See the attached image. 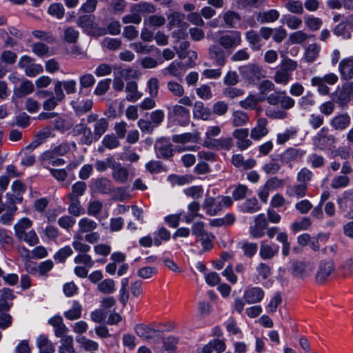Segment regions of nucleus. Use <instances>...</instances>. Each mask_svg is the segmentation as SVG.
Returning a JSON list of instances; mask_svg holds the SVG:
<instances>
[{
  "instance_id": "052dcab7",
  "label": "nucleus",
  "mask_w": 353,
  "mask_h": 353,
  "mask_svg": "<svg viewBox=\"0 0 353 353\" xmlns=\"http://www.w3.org/2000/svg\"><path fill=\"white\" fill-rule=\"evenodd\" d=\"M307 161L310 166L314 169L323 168L325 163V158L322 155L316 153L310 154L307 157Z\"/></svg>"
},
{
  "instance_id": "4be33fe9",
  "label": "nucleus",
  "mask_w": 353,
  "mask_h": 353,
  "mask_svg": "<svg viewBox=\"0 0 353 353\" xmlns=\"http://www.w3.org/2000/svg\"><path fill=\"white\" fill-rule=\"evenodd\" d=\"M91 188L96 192L110 194L112 191V183L106 177H101L92 182Z\"/></svg>"
},
{
  "instance_id": "f03ea898",
  "label": "nucleus",
  "mask_w": 353,
  "mask_h": 353,
  "mask_svg": "<svg viewBox=\"0 0 353 353\" xmlns=\"http://www.w3.org/2000/svg\"><path fill=\"white\" fill-rule=\"evenodd\" d=\"M296 68V61L289 58L283 59L274 76V81L276 83L286 85L292 79V72Z\"/></svg>"
},
{
  "instance_id": "20e7f679",
  "label": "nucleus",
  "mask_w": 353,
  "mask_h": 353,
  "mask_svg": "<svg viewBox=\"0 0 353 353\" xmlns=\"http://www.w3.org/2000/svg\"><path fill=\"white\" fill-rule=\"evenodd\" d=\"M218 46L230 53L236 48L241 45V33L238 30L228 31L218 38Z\"/></svg>"
},
{
  "instance_id": "a878e982",
  "label": "nucleus",
  "mask_w": 353,
  "mask_h": 353,
  "mask_svg": "<svg viewBox=\"0 0 353 353\" xmlns=\"http://www.w3.org/2000/svg\"><path fill=\"white\" fill-rule=\"evenodd\" d=\"M234 146V141L231 137H221L214 139L208 148L216 150L228 151Z\"/></svg>"
},
{
  "instance_id": "c85d7f7f",
  "label": "nucleus",
  "mask_w": 353,
  "mask_h": 353,
  "mask_svg": "<svg viewBox=\"0 0 353 353\" xmlns=\"http://www.w3.org/2000/svg\"><path fill=\"white\" fill-rule=\"evenodd\" d=\"M168 28L172 30L173 28H187L188 24L184 21L185 14L179 12H174L168 16Z\"/></svg>"
},
{
  "instance_id": "423d86ee",
  "label": "nucleus",
  "mask_w": 353,
  "mask_h": 353,
  "mask_svg": "<svg viewBox=\"0 0 353 353\" xmlns=\"http://www.w3.org/2000/svg\"><path fill=\"white\" fill-rule=\"evenodd\" d=\"M191 230L192 234L196 236V240L201 241L204 250H209L212 248L213 236L205 232L202 222H195L191 226Z\"/></svg>"
},
{
  "instance_id": "4c0bfd02",
  "label": "nucleus",
  "mask_w": 353,
  "mask_h": 353,
  "mask_svg": "<svg viewBox=\"0 0 353 353\" xmlns=\"http://www.w3.org/2000/svg\"><path fill=\"white\" fill-rule=\"evenodd\" d=\"M34 90V85L33 83L28 80L23 79L19 87L14 89V94L19 97H24L26 95L32 93Z\"/></svg>"
},
{
  "instance_id": "4d7b16f0",
  "label": "nucleus",
  "mask_w": 353,
  "mask_h": 353,
  "mask_svg": "<svg viewBox=\"0 0 353 353\" xmlns=\"http://www.w3.org/2000/svg\"><path fill=\"white\" fill-rule=\"evenodd\" d=\"M266 230V222H255L254 225L250 227V233L253 238H261L265 234Z\"/></svg>"
},
{
  "instance_id": "a19ab883",
  "label": "nucleus",
  "mask_w": 353,
  "mask_h": 353,
  "mask_svg": "<svg viewBox=\"0 0 353 353\" xmlns=\"http://www.w3.org/2000/svg\"><path fill=\"white\" fill-rule=\"evenodd\" d=\"M95 17L94 15H81L77 19V26L81 28L85 32L89 31L94 28Z\"/></svg>"
},
{
  "instance_id": "7ed1b4c3",
  "label": "nucleus",
  "mask_w": 353,
  "mask_h": 353,
  "mask_svg": "<svg viewBox=\"0 0 353 353\" xmlns=\"http://www.w3.org/2000/svg\"><path fill=\"white\" fill-rule=\"evenodd\" d=\"M71 125L55 112H46V137L53 135L54 130L63 132L70 129Z\"/></svg>"
},
{
  "instance_id": "bf43d9fd",
  "label": "nucleus",
  "mask_w": 353,
  "mask_h": 353,
  "mask_svg": "<svg viewBox=\"0 0 353 353\" xmlns=\"http://www.w3.org/2000/svg\"><path fill=\"white\" fill-rule=\"evenodd\" d=\"M102 46L110 51H116L121 48L122 41L118 38L106 37L103 40Z\"/></svg>"
},
{
  "instance_id": "e2e57ef3",
  "label": "nucleus",
  "mask_w": 353,
  "mask_h": 353,
  "mask_svg": "<svg viewBox=\"0 0 353 353\" xmlns=\"http://www.w3.org/2000/svg\"><path fill=\"white\" fill-rule=\"evenodd\" d=\"M350 179L345 175L335 176L331 181V188L333 189L343 188L349 185Z\"/></svg>"
},
{
  "instance_id": "f257e3e1",
  "label": "nucleus",
  "mask_w": 353,
  "mask_h": 353,
  "mask_svg": "<svg viewBox=\"0 0 353 353\" xmlns=\"http://www.w3.org/2000/svg\"><path fill=\"white\" fill-rule=\"evenodd\" d=\"M265 100L270 105L265 109L267 117L274 120H283L288 117V110L293 108L295 101L285 90H276L268 95Z\"/></svg>"
},
{
  "instance_id": "aec40b11",
  "label": "nucleus",
  "mask_w": 353,
  "mask_h": 353,
  "mask_svg": "<svg viewBox=\"0 0 353 353\" xmlns=\"http://www.w3.org/2000/svg\"><path fill=\"white\" fill-rule=\"evenodd\" d=\"M112 176L114 180L120 183H124L128 181L129 176L128 170L123 167L121 163L114 161L112 164Z\"/></svg>"
},
{
  "instance_id": "412c9836",
  "label": "nucleus",
  "mask_w": 353,
  "mask_h": 353,
  "mask_svg": "<svg viewBox=\"0 0 353 353\" xmlns=\"http://www.w3.org/2000/svg\"><path fill=\"white\" fill-rule=\"evenodd\" d=\"M304 154V152L294 148H288L279 155V159L282 164H290L292 162L301 159Z\"/></svg>"
},
{
  "instance_id": "0eeeda50",
  "label": "nucleus",
  "mask_w": 353,
  "mask_h": 353,
  "mask_svg": "<svg viewBox=\"0 0 353 353\" xmlns=\"http://www.w3.org/2000/svg\"><path fill=\"white\" fill-rule=\"evenodd\" d=\"M156 156L159 159H170L174 154V148L170 139L162 137L154 144Z\"/></svg>"
},
{
  "instance_id": "bb28decb",
  "label": "nucleus",
  "mask_w": 353,
  "mask_h": 353,
  "mask_svg": "<svg viewBox=\"0 0 353 353\" xmlns=\"http://www.w3.org/2000/svg\"><path fill=\"white\" fill-rule=\"evenodd\" d=\"M350 117L347 113H344L335 116L332 119L330 125L336 130H343L350 125Z\"/></svg>"
},
{
  "instance_id": "a211bd4d",
  "label": "nucleus",
  "mask_w": 353,
  "mask_h": 353,
  "mask_svg": "<svg viewBox=\"0 0 353 353\" xmlns=\"http://www.w3.org/2000/svg\"><path fill=\"white\" fill-rule=\"evenodd\" d=\"M231 163L235 168L241 170H250L256 165V161L254 159L250 158L245 160L241 154H233Z\"/></svg>"
},
{
  "instance_id": "49530a36",
  "label": "nucleus",
  "mask_w": 353,
  "mask_h": 353,
  "mask_svg": "<svg viewBox=\"0 0 353 353\" xmlns=\"http://www.w3.org/2000/svg\"><path fill=\"white\" fill-rule=\"evenodd\" d=\"M199 139V133L193 134L190 132L181 134H174L172 137V141L176 143H186L188 142L197 143Z\"/></svg>"
},
{
  "instance_id": "79ce46f5",
  "label": "nucleus",
  "mask_w": 353,
  "mask_h": 353,
  "mask_svg": "<svg viewBox=\"0 0 353 353\" xmlns=\"http://www.w3.org/2000/svg\"><path fill=\"white\" fill-rule=\"evenodd\" d=\"M307 189L305 184H294L287 189V194L291 197L303 198L306 195Z\"/></svg>"
},
{
  "instance_id": "4468645a",
  "label": "nucleus",
  "mask_w": 353,
  "mask_h": 353,
  "mask_svg": "<svg viewBox=\"0 0 353 353\" xmlns=\"http://www.w3.org/2000/svg\"><path fill=\"white\" fill-rule=\"evenodd\" d=\"M265 293L260 287H248L243 292V298L248 304H254L261 302Z\"/></svg>"
},
{
  "instance_id": "7c9ffc66",
  "label": "nucleus",
  "mask_w": 353,
  "mask_h": 353,
  "mask_svg": "<svg viewBox=\"0 0 353 353\" xmlns=\"http://www.w3.org/2000/svg\"><path fill=\"white\" fill-rule=\"evenodd\" d=\"M353 99V82L343 85L339 92L336 102L341 105H345Z\"/></svg>"
},
{
  "instance_id": "39448f33",
  "label": "nucleus",
  "mask_w": 353,
  "mask_h": 353,
  "mask_svg": "<svg viewBox=\"0 0 353 353\" xmlns=\"http://www.w3.org/2000/svg\"><path fill=\"white\" fill-rule=\"evenodd\" d=\"M240 72L245 80L254 84L265 77V72L263 68L259 65L252 63L241 67Z\"/></svg>"
},
{
  "instance_id": "ea45409f",
  "label": "nucleus",
  "mask_w": 353,
  "mask_h": 353,
  "mask_svg": "<svg viewBox=\"0 0 353 353\" xmlns=\"http://www.w3.org/2000/svg\"><path fill=\"white\" fill-rule=\"evenodd\" d=\"M109 126V123L105 118H101L97 121L94 126V141H98L100 137L106 132Z\"/></svg>"
},
{
  "instance_id": "5fc2aeb1",
  "label": "nucleus",
  "mask_w": 353,
  "mask_h": 353,
  "mask_svg": "<svg viewBox=\"0 0 353 353\" xmlns=\"http://www.w3.org/2000/svg\"><path fill=\"white\" fill-rule=\"evenodd\" d=\"M320 52V46L316 43L310 44L307 48L304 58L308 63L314 62L318 57Z\"/></svg>"
},
{
  "instance_id": "58836bf2",
  "label": "nucleus",
  "mask_w": 353,
  "mask_h": 353,
  "mask_svg": "<svg viewBox=\"0 0 353 353\" xmlns=\"http://www.w3.org/2000/svg\"><path fill=\"white\" fill-rule=\"evenodd\" d=\"M298 134V129L295 127L291 126L286 129L283 132L279 133L276 136V143L279 145H283L290 139L296 137Z\"/></svg>"
},
{
  "instance_id": "6e6552de",
  "label": "nucleus",
  "mask_w": 353,
  "mask_h": 353,
  "mask_svg": "<svg viewBox=\"0 0 353 353\" xmlns=\"http://www.w3.org/2000/svg\"><path fill=\"white\" fill-rule=\"evenodd\" d=\"M314 146L320 150L330 149L335 142L333 136L328 134V130L323 128L312 139Z\"/></svg>"
},
{
  "instance_id": "09e8293b",
  "label": "nucleus",
  "mask_w": 353,
  "mask_h": 353,
  "mask_svg": "<svg viewBox=\"0 0 353 353\" xmlns=\"http://www.w3.org/2000/svg\"><path fill=\"white\" fill-rule=\"evenodd\" d=\"M221 132V129L218 125L210 126L207 129V131L205 134V139L203 142V145L205 147H208L214 141V137L219 136Z\"/></svg>"
},
{
  "instance_id": "774afa93",
  "label": "nucleus",
  "mask_w": 353,
  "mask_h": 353,
  "mask_svg": "<svg viewBox=\"0 0 353 353\" xmlns=\"http://www.w3.org/2000/svg\"><path fill=\"white\" fill-rule=\"evenodd\" d=\"M314 35H308L302 30L296 31L290 34L289 39L293 44H301L308 38L312 37Z\"/></svg>"
},
{
  "instance_id": "680f3d73",
  "label": "nucleus",
  "mask_w": 353,
  "mask_h": 353,
  "mask_svg": "<svg viewBox=\"0 0 353 353\" xmlns=\"http://www.w3.org/2000/svg\"><path fill=\"white\" fill-rule=\"evenodd\" d=\"M167 89L176 97H181L185 93V90L182 85L175 81H169L167 83Z\"/></svg>"
},
{
  "instance_id": "2f4dec72",
  "label": "nucleus",
  "mask_w": 353,
  "mask_h": 353,
  "mask_svg": "<svg viewBox=\"0 0 353 353\" xmlns=\"http://www.w3.org/2000/svg\"><path fill=\"white\" fill-rule=\"evenodd\" d=\"M125 92H128L125 99L130 102H136L142 97V93L138 91L137 83L134 81L127 83Z\"/></svg>"
},
{
  "instance_id": "cd10ccee",
  "label": "nucleus",
  "mask_w": 353,
  "mask_h": 353,
  "mask_svg": "<svg viewBox=\"0 0 353 353\" xmlns=\"http://www.w3.org/2000/svg\"><path fill=\"white\" fill-rule=\"evenodd\" d=\"M172 114L181 125H186L190 121V111L184 106L180 105H174Z\"/></svg>"
},
{
  "instance_id": "f8f14e48",
  "label": "nucleus",
  "mask_w": 353,
  "mask_h": 353,
  "mask_svg": "<svg viewBox=\"0 0 353 353\" xmlns=\"http://www.w3.org/2000/svg\"><path fill=\"white\" fill-rule=\"evenodd\" d=\"M84 119L81 122L74 125L72 129L74 136L81 135L80 143L83 145H90L94 142V136L91 129L85 123Z\"/></svg>"
},
{
  "instance_id": "72a5a7b5",
  "label": "nucleus",
  "mask_w": 353,
  "mask_h": 353,
  "mask_svg": "<svg viewBox=\"0 0 353 353\" xmlns=\"http://www.w3.org/2000/svg\"><path fill=\"white\" fill-rule=\"evenodd\" d=\"M183 64L181 62L174 61L163 70V74L164 76L170 74L174 77L181 79L183 76Z\"/></svg>"
},
{
  "instance_id": "864d4df0",
  "label": "nucleus",
  "mask_w": 353,
  "mask_h": 353,
  "mask_svg": "<svg viewBox=\"0 0 353 353\" xmlns=\"http://www.w3.org/2000/svg\"><path fill=\"white\" fill-rule=\"evenodd\" d=\"M73 347V338L71 336H65L61 339V345L59 347V353H74Z\"/></svg>"
},
{
  "instance_id": "c756f323",
  "label": "nucleus",
  "mask_w": 353,
  "mask_h": 353,
  "mask_svg": "<svg viewBox=\"0 0 353 353\" xmlns=\"http://www.w3.org/2000/svg\"><path fill=\"white\" fill-rule=\"evenodd\" d=\"M281 168V163L280 159L274 155H271L270 161L265 163L262 170L267 174H276L279 172Z\"/></svg>"
},
{
  "instance_id": "5701e85b",
  "label": "nucleus",
  "mask_w": 353,
  "mask_h": 353,
  "mask_svg": "<svg viewBox=\"0 0 353 353\" xmlns=\"http://www.w3.org/2000/svg\"><path fill=\"white\" fill-rule=\"evenodd\" d=\"M245 39L248 42L250 47L253 51L261 50L264 46V43L261 38L259 34L254 30H250L245 34Z\"/></svg>"
},
{
  "instance_id": "69168bd1",
  "label": "nucleus",
  "mask_w": 353,
  "mask_h": 353,
  "mask_svg": "<svg viewBox=\"0 0 353 353\" xmlns=\"http://www.w3.org/2000/svg\"><path fill=\"white\" fill-rule=\"evenodd\" d=\"M334 34L338 37H341L345 39L351 38L352 34L347 28V23L345 21L339 23L333 30Z\"/></svg>"
},
{
  "instance_id": "e433bc0d",
  "label": "nucleus",
  "mask_w": 353,
  "mask_h": 353,
  "mask_svg": "<svg viewBox=\"0 0 353 353\" xmlns=\"http://www.w3.org/2000/svg\"><path fill=\"white\" fill-rule=\"evenodd\" d=\"M136 334L141 338L150 339L155 336L156 330L145 324H138L134 327Z\"/></svg>"
},
{
  "instance_id": "b1692460",
  "label": "nucleus",
  "mask_w": 353,
  "mask_h": 353,
  "mask_svg": "<svg viewBox=\"0 0 353 353\" xmlns=\"http://www.w3.org/2000/svg\"><path fill=\"white\" fill-rule=\"evenodd\" d=\"M193 114L195 118L204 121L213 119V113L210 108L204 107L203 103L201 101H196L194 103Z\"/></svg>"
},
{
  "instance_id": "338daca9",
  "label": "nucleus",
  "mask_w": 353,
  "mask_h": 353,
  "mask_svg": "<svg viewBox=\"0 0 353 353\" xmlns=\"http://www.w3.org/2000/svg\"><path fill=\"white\" fill-rule=\"evenodd\" d=\"M103 146L109 150L117 148L120 145L119 138L114 134L105 135L102 141Z\"/></svg>"
},
{
  "instance_id": "0e129e2a",
  "label": "nucleus",
  "mask_w": 353,
  "mask_h": 353,
  "mask_svg": "<svg viewBox=\"0 0 353 353\" xmlns=\"http://www.w3.org/2000/svg\"><path fill=\"white\" fill-rule=\"evenodd\" d=\"M97 289L103 294H112L115 291L114 281L111 279H105L98 284Z\"/></svg>"
},
{
  "instance_id": "ddd939ff",
  "label": "nucleus",
  "mask_w": 353,
  "mask_h": 353,
  "mask_svg": "<svg viewBox=\"0 0 353 353\" xmlns=\"http://www.w3.org/2000/svg\"><path fill=\"white\" fill-rule=\"evenodd\" d=\"M248 128H237L232 132V137L236 139V146L241 150H245L252 145V141L248 139Z\"/></svg>"
},
{
  "instance_id": "dca6fc26",
  "label": "nucleus",
  "mask_w": 353,
  "mask_h": 353,
  "mask_svg": "<svg viewBox=\"0 0 353 353\" xmlns=\"http://www.w3.org/2000/svg\"><path fill=\"white\" fill-rule=\"evenodd\" d=\"M335 268L332 260L321 261L316 274V279L319 283L324 282L334 272Z\"/></svg>"
},
{
  "instance_id": "2eb2a0df",
  "label": "nucleus",
  "mask_w": 353,
  "mask_h": 353,
  "mask_svg": "<svg viewBox=\"0 0 353 353\" xmlns=\"http://www.w3.org/2000/svg\"><path fill=\"white\" fill-rule=\"evenodd\" d=\"M268 121L266 118L261 117L256 120V125L250 131V137L254 141H259L265 137L269 130L267 127Z\"/></svg>"
},
{
  "instance_id": "9b49d317",
  "label": "nucleus",
  "mask_w": 353,
  "mask_h": 353,
  "mask_svg": "<svg viewBox=\"0 0 353 353\" xmlns=\"http://www.w3.org/2000/svg\"><path fill=\"white\" fill-rule=\"evenodd\" d=\"M229 54L227 50L215 44L211 45L208 49L210 59L214 65L221 68L226 64Z\"/></svg>"
},
{
  "instance_id": "c03bdc74",
  "label": "nucleus",
  "mask_w": 353,
  "mask_h": 353,
  "mask_svg": "<svg viewBox=\"0 0 353 353\" xmlns=\"http://www.w3.org/2000/svg\"><path fill=\"white\" fill-rule=\"evenodd\" d=\"M76 341L80 347L88 352L96 351L99 348L97 342L86 338L84 336H78L76 337Z\"/></svg>"
},
{
  "instance_id": "de8ad7c7",
  "label": "nucleus",
  "mask_w": 353,
  "mask_h": 353,
  "mask_svg": "<svg viewBox=\"0 0 353 353\" xmlns=\"http://www.w3.org/2000/svg\"><path fill=\"white\" fill-rule=\"evenodd\" d=\"M71 105L76 113V115L81 116L91 110L93 103L92 100L88 99L85 101L83 104H81L77 101H72Z\"/></svg>"
},
{
  "instance_id": "37998d69",
  "label": "nucleus",
  "mask_w": 353,
  "mask_h": 353,
  "mask_svg": "<svg viewBox=\"0 0 353 353\" xmlns=\"http://www.w3.org/2000/svg\"><path fill=\"white\" fill-rule=\"evenodd\" d=\"M87 190V185L85 182L79 181L74 183L71 188V192L66 196L67 199H79L84 194Z\"/></svg>"
},
{
  "instance_id": "9d476101",
  "label": "nucleus",
  "mask_w": 353,
  "mask_h": 353,
  "mask_svg": "<svg viewBox=\"0 0 353 353\" xmlns=\"http://www.w3.org/2000/svg\"><path fill=\"white\" fill-rule=\"evenodd\" d=\"M54 94L46 91V110L54 109L65 97L62 90V83L59 81H54Z\"/></svg>"
},
{
  "instance_id": "473e14b6",
  "label": "nucleus",
  "mask_w": 353,
  "mask_h": 353,
  "mask_svg": "<svg viewBox=\"0 0 353 353\" xmlns=\"http://www.w3.org/2000/svg\"><path fill=\"white\" fill-rule=\"evenodd\" d=\"M279 12L272 9L265 12H259L256 14V20L261 23H272L279 18Z\"/></svg>"
},
{
  "instance_id": "a18cd8bd",
  "label": "nucleus",
  "mask_w": 353,
  "mask_h": 353,
  "mask_svg": "<svg viewBox=\"0 0 353 353\" xmlns=\"http://www.w3.org/2000/svg\"><path fill=\"white\" fill-rule=\"evenodd\" d=\"M250 121V116L242 110H236L232 114V123L234 127L246 125Z\"/></svg>"
},
{
  "instance_id": "393cba45",
  "label": "nucleus",
  "mask_w": 353,
  "mask_h": 353,
  "mask_svg": "<svg viewBox=\"0 0 353 353\" xmlns=\"http://www.w3.org/2000/svg\"><path fill=\"white\" fill-rule=\"evenodd\" d=\"M339 68L341 79L350 80L353 78V59L346 58L343 59L340 62Z\"/></svg>"
},
{
  "instance_id": "603ef678",
  "label": "nucleus",
  "mask_w": 353,
  "mask_h": 353,
  "mask_svg": "<svg viewBox=\"0 0 353 353\" xmlns=\"http://www.w3.org/2000/svg\"><path fill=\"white\" fill-rule=\"evenodd\" d=\"M152 238L154 245L159 246L163 241H167L170 238V233L165 228H161L153 232Z\"/></svg>"
},
{
  "instance_id": "1a4fd4ad",
  "label": "nucleus",
  "mask_w": 353,
  "mask_h": 353,
  "mask_svg": "<svg viewBox=\"0 0 353 353\" xmlns=\"http://www.w3.org/2000/svg\"><path fill=\"white\" fill-rule=\"evenodd\" d=\"M200 204L196 201L191 202L188 206V214H186L184 212L179 214L169 215L165 217V221H192L195 218L202 219L203 216L199 214L200 210Z\"/></svg>"
},
{
  "instance_id": "f704fd0d",
  "label": "nucleus",
  "mask_w": 353,
  "mask_h": 353,
  "mask_svg": "<svg viewBox=\"0 0 353 353\" xmlns=\"http://www.w3.org/2000/svg\"><path fill=\"white\" fill-rule=\"evenodd\" d=\"M313 268L314 267L311 263L296 261L293 264V274L297 276L303 277L310 274Z\"/></svg>"
},
{
  "instance_id": "3c124183",
  "label": "nucleus",
  "mask_w": 353,
  "mask_h": 353,
  "mask_svg": "<svg viewBox=\"0 0 353 353\" xmlns=\"http://www.w3.org/2000/svg\"><path fill=\"white\" fill-rule=\"evenodd\" d=\"M252 191L247 185L238 184L232 192V198L235 201L244 199L248 195H250Z\"/></svg>"
},
{
  "instance_id": "f3484780",
  "label": "nucleus",
  "mask_w": 353,
  "mask_h": 353,
  "mask_svg": "<svg viewBox=\"0 0 353 353\" xmlns=\"http://www.w3.org/2000/svg\"><path fill=\"white\" fill-rule=\"evenodd\" d=\"M225 26L228 28L238 29L242 28V19L239 13L234 10H227L223 14Z\"/></svg>"
},
{
  "instance_id": "6ab92c4d",
  "label": "nucleus",
  "mask_w": 353,
  "mask_h": 353,
  "mask_svg": "<svg viewBox=\"0 0 353 353\" xmlns=\"http://www.w3.org/2000/svg\"><path fill=\"white\" fill-rule=\"evenodd\" d=\"M203 210L205 213L211 216H216L221 212V203L217 201V199L212 196H206L202 205Z\"/></svg>"
},
{
  "instance_id": "c9c22d12",
  "label": "nucleus",
  "mask_w": 353,
  "mask_h": 353,
  "mask_svg": "<svg viewBox=\"0 0 353 353\" xmlns=\"http://www.w3.org/2000/svg\"><path fill=\"white\" fill-rule=\"evenodd\" d=\"M81 304L77 301H73L72 302L70 308L64 312L63 315L67 319L70 321H74L79 319L81 316Z\"/></svg>"
},
{
  "instance_id": "13d9d810",
  "label": "nucleus",
  "mask_w": 353,
  "mask_h": 353,
  "mask_svg": "<svg viewBox=\"0 0 353 353\" xmlns=\"http://www.w3.org/2000/svg\"><path fill=\"white\" fill-rule=\"evenodd\" d=\"M156 9L154 6L148 2H141L135 4L132 8V12H137L139 14H150L154 13Z\"/></svg>"
},
{
  "instance_id": "8fccbe9b",
  "label": "nucleus",
  "mask_w": 353,
  "mask_h": 353,
  "mask_svg": "<svg viewBox=\"0 0 353 353\" xmlns=\"http://www.w3.org/2000/svg\"><path fill=\"white\" fill-rule=\"evenodd\" d=\"M261 100L254 94H250L246 99L239 102L240 106L245 110H254Z\"/></svg>"
},
{
  "instance_id": "6e6d98bb",
  "label": "nucleus",
  "mask_w": 353,
  "mask_h": 353,
  "mask_svg": "<svg viewBox=\"0 0 353 353\" xmlns=\"http://www.w3.org/2000/svg\"><path fill=\"white\" fill-rule=\"evenodd\" d=\"M70 150L66 143H61L52 150L46 152V159H55L57 157L65 154Z\"/></svg>"
}]
</instances>
